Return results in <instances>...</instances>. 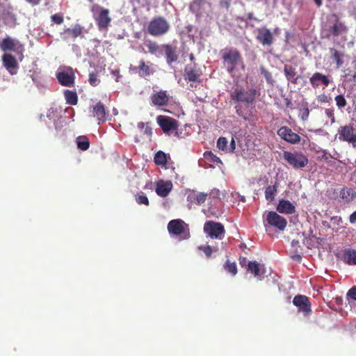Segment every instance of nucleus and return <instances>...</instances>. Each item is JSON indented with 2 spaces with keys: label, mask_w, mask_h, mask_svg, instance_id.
I'll use <instances>...</instances> for the list:
<instances>
[{
  "label": "nucleus",
  "mask_w": 356,
  "mask_h": 356,
  "mask_svg": "<svg viewBox=\"0 0 356 356\" xmlns=\"http://www.w3.org/2000/svg\"><path fill=\"white\" fill-rule=\"evenodd\" d=\"M293 304L298 308V311L307 315L311 312V302L306 296L297 295L293 298Z\"/></svg>",
  "instance_id": "nucleus-14"
},
{
  "label": "nucleus",
  "mask_w": 356,
  "mask_h": 356,
  "mask_svg": "<svg viewBox=\"0 0 356 356\" xmlns=\"http://www.w3.org/2000/svg\"><path fill=\"white\" fill-rule=\"evenodd\" d=\"M92 115L100 124L107 120L108 113L106 111L104 105L99 102L92 107Z\"/></svg>",
  "instance_id": "nucleus-19"
},
{
  "label": "nucleus",
  "mask_w": 356,
  "mask_h": 356,
  "mask_svg": "<svg viewBox=\"0 0 356 356\" xmlns=\"http://www.w3.org/2000/svg\"><path fill=\"white\" fill-rule=\"evenodd\" d=\"M277 211L281 213L293 214L296 209L289 200H281L277 204Z\"/></svg>",
  "instance_id": "nucleus-26"
},
{
  "label": "nucleus",
  "mask_w": 356,
  "mask_h": 356,
  "mask_svg": "<svg viewBox=\"0 0 356 356\" xmlns=\"http://www.w3.org/2000/svg\"><path fill=\"white\" fill-rule=\"evenodd\" d=\"M136 201L139 204H145L148 206L149 204L147 197L143 193L142 194H138L136 195Z\"/></svg>",
  "instance_id": "nucleus-43"
},
{
  "label": "nucleus",
  "mask_w": 356,
  "mask_h": 356,
  "mask_svg": "<svg viewBox=\"0 0 356 356\" xmlns=\"http://www.w3.org/2000/svg\"><path fill=\"white\" fill-rule=\"evenodd\" d=\"M0 48L3 51H13L17 54H22L24 51L23 44L10 37H7L2 40L0 43Z\"/></svg>",
  "instance_id": "nucleus-11"
},
{
  "label": "nucleus",
  "mask_w": 356,
  "mask_h": 356,
  "mask_svg": "<svg viewBox=\"0 0 356 356\" xmlns=\"http://www.w3.org/2000/svg\"><path fill=\"white\" fill-rule=\"evenodd\" d=\"M187 225L181 219L170 220L168 224V230L173 235H182V239H187L190 237V233Z\"/></svg>",
  "instance_id": "nucleus-8"
},
{
  "label": "nucleus",
  "mask_w": 356,
  "mask_h": 356,
  "mask_svg": "<svg viewBox=\"0 0 356 356\" xmlns=\"http://www.w3.org/2000/svg\"><path fill=\"white\" fill-rule=\"evenodd\" d=\"M152 104L156 106H165L170 100L169 95L166 90L154 91L150 96Z\"/></svg>",
  "instance_id": "nucleus-16"
},
{
  "label": "nucleus",
  "mask_w": 356,
  "mask_h": 356,
  "mask_svg": "<svg viewBox=\"0 0 356 356\" xmlns=\"http://www.w3.org/2000/svg\"><path fill=\"white\" fill-rule=\"evenodd\" d=\"M309 82L312 87L316 88L319 87L321 85L327 87L331 83V81L327 76L320 72H315L309 78Z\"/></svg>",
  "instance_id": "nucleus-20"
},
{
  "label": "nucleus",
  "mask_w": 356,
  "mask_h": 356,
  "mask_svg": "<svg viewBox=\"0 0 356 356\" xmlns=\"http://www.w3.org/2000/svg\"><path fill=\"white\" fill-rule=\"evenodd\" d=\"M349 221L351 224L356 223V211L350 214Z\"/></svg>",
  "instance_id": "nucleus-54"
},
{
  "label": "nucleus",
  "mask_w": 356,
  "mask_h": 356,
  "mask_svg": "<svg viewBox=\"0 0 356 356\" xmlns=\"http://www.w3.org/2000/svg\"><path fill=\"white\" fill-rule=\"evenodd\" d=\"M343 261L349 265H356V250L348 248L343 252Z\"/></svg>",
  "instance_id": "nucleus-30"
},
{
  "label": "nucleus",
  "mask_w": 356,
  "mask_h": 356,
  "mask_svg": "<svg viewBox=\"0 0 356 356\" xmlns=\"http://www.w3.org/2000/svg\"><path fill=\"white\" fill-rule=\"evenodd\" d=\"M283 159L294 169H302L309 163L307 156L300 151H284Z\"/></svg>",
  "instance_id": "nucleus-4"
},
{
  "label": "nucleus",
  "mask_w": 356,
  "mask_h": 356,
  "mask_svg": "<svg viewBox=\"0 0 356 356\" xmlns=\"http://www.w3.org/2000/svg\"><path fill=\"white\" fill-rule=\"evenodd\" d=\"M352 81L356 83V73L353 75Z\"/></svg>",
  "instance_id": "nucleus-64"
},
{
  "label": "nucleus",
  "mask_w": 356,
  "mask_h": 356,
  "mask_svg": "<svg viewBox=\"0 0 356 356\" xmlns=\"http://www.w3.org/2000/svg\"><path fill=\"white\" fill-rule=\"evenodd\" d=\"M28 3L31 4L32 6H37L40 3L41 0H26Z\"/></svg>",
  "instance_id": "nucleus-57"
},
{
  "label": "nucleus",
  "mask_w": 356,
  "mask_h": 356,
  "mask_svg": "<svg viewBox=\"0 0 356 356\" xmlns=\"http://www.w3.org/2000/svg\"><path fill=\"white\" fill-rule=\"evenodd\" d=\"M3 63L5 67L9 71L11 74H16V72H13V70L17 68V61L15 58L9 54H5L2 56Z\"/></svg>",
  "instance_id": "nucleus-24"
},
{
  "label": "nucleus",
  "mask_w": 356,
  "mask_h": 356,
  "mask_svg": "<svg viewBox=\"0 0 356 356\" xmlns=\"http://www.w3.org/2000/svg\"><path fill=\"white\" fill-rule=\"evenodd\" d=\"M258 90L255 88H251L248 90L243 89L236 88L231 95V98L233 100H236L238 102H243L247 105L252 104L255 100Z\"/></svg>",
  "instance_id": "nucleus-6"
},
{
  "label": "nucleus",
  "mask_w": 356,
  "mask_h": 356,
  "mask_svg": "<svg viewBox=\"0 0 356 356\" xmlns=\"http://www.w3.org/2000/svg\"><path fill=\"white\" fill-rule=\"evenodd\" d=\"M145 44H146V47L148 49V51L151 54H156V52H158L159 50L160 49H161V46H159L156 42L152 41V40L147 41Z\"/></svg>",
  "instance_id": "nucleus-38"
},
{
  "label": "nucleus",
  "mask_w": 356,
  "mask_h": 356,
  "mask_svg": "<svg viewBox=\"0 0 356 356\" xmlns=\"http://www.w3.org/2000/svg\"><path fill=\"white\" fill-rule=\"evenodd\" d=\"M230 1H231V0H222L220 1V6L222 7H225L227 9H228L229 8V6H230Z\"/></svg>",
  "instance_id": "nucleus-52"
},
{
  "label": "nucleus",
  "mask_w": 356,
  "mask_h": 356,
  "mask_svg": "<svg viewBox=\"0 0 356 356\" xmlns=\"http://www.w3.org/2000/svg\"><path fill=\"white\" fill-rule=\"evenodd\" d=\"M132 70L138 73L141 77L150 76L154 72V70L151 68L150 65L147 64L143 60H140L139 65L134 67Z\"/></svg>",
  "instance_id": "nucleus-23"
},
{
  "label": "nucleus",
  "mask_w": 356,
  "mask_h": 356,
  "mask_svg": "<svg viewBox=\"0 0 356 356\" xmlns=\"http://www.w3.org/2000/svg\"><path fill=\"white\" fill-rule=\"evenodd\" d=\"M224 268L232 275H235L237 273V268L235 262H232L229 259H227L225 264Z\"/></svg>",
  "instance_id": "nucleus-37"
},
{
  "label": "nucleus",
  "mask_w": 356,
  "mask_h": 356,
  "mask_svg": "<svg viewBox=\"0 0 356 356\" xmlns=\"http://www.w3.org/2000/svg\"><path fill=\"white\" fill-rule=\"evenodd\" d=\"M340 197L348 203L356 197V192L350 188H343L340 191Z\"/></svg>",
  "instance_id": "nucleus-31"
},
{
  "label": "nucleus",
  "mask_w": 356,
  "mask_h": 356,
  "mask_svg": "<svg viewBox=\"0 0 356 356\" xmlns=\"http://www.w3.org/2000/svg\"><path fill=\"white\" fill-rule=\"evenodd\" d=\"M257 40L263 46H271L274 42V37L270 29L261 27L257 29Z\"/></svg>",
  "instance_id": "nucleus-13"
},
{
  "label": "nucleus",
  "mask_w": 356,
  "mask_h": 356,
  "mask_svg": "<svg viewBox=\"0 0 356 356\" xmlns=\"http://www.w3.org/2000/svg\"><path fill=\"white\" fill-rule=\"evenodd\" d=\"M321 159L325 161L326 162L330 161V159H332V156L330 154H327L325 151H323V154L321 156Z\"/></svg>",
  "instance_id": "nucleus-51"
},
{
  "label": "nucleus",
  "mask_w": 356,
  "mask_h": 356,
  "mask_svg": "<svg viewBox=\"0 0 356 356\" xmlns=\"http://www.w3.org/2000/svg\"><path fill=\"white\" fill-rule=\"evenodd\" d=\"M207 197V194L204 193H198L196 191H191L187 196V202L188 204H196L200 205L203 204Z\"/></svg>",
  "instance_id": "nucleus-22"
},
{
  "label": "nucleus",
  "mask_w": 356,
  "mask_h": 356,
  "mask_svg": "<svg viewBox=\"0 0 356 356\" xmlns=\"http://www.w3.org/2000/svg\"><path fill=\"white\" fill-rule=\"evenodd\" d=\"M137 127L140 130H143V129H145V124L143 122H138V124H137Z\"/></svg>",
  "instance_id": "nucleus-59"
},
{
  "label": "nucleus",
  "mask_w": 356,
  "mask_h": 356,
  "mask_svg": "<svg viewBox=\"0 0 356 356\" xmlns=\"http://www.w3.org/2000/svg\"><path fill=\"white\" fill-rule=\"evenodd\" d=\"M279 186L278 182H275L273 186H268L265 188V198L269 202L274 200Z\"/></svg>",
  "instance_id": "nucleus-32"
},
{
  "label": "nucleus",
  "mask_w": 356,
  "mask_h": 356,
  "mask_svg": "<svg viewBox=\"0 0 356 356\" xmlns=\"http://www.w3.org/2000/svg\"><path fill=\"white\" fill-rule=\"evenodd\" d=\"M235 108L236 113L245 120H248L249 122L254 120V115L252 111L244 109L241 104L236 105Z\"/></svg>",
  "instance_id": "nucleus-28"
},
{
  "label": "nucleus",
  "mask_w": 356,
  "mask_h": 356,
  "mask_svg": "<svg viewBox=\"0 0 356 356\" xmlns=\"http://www.w3.org/2000/svg\"><path fill=\"white\" fill-rule=\"evenodd\" d=\"M56 78L64 86L71 87L74 83V74L71 68L58 72Z\"/></svg>",
  "instance_id": "nucleus-15"
},
{
  "label": "nucleus",
  "mask_w": 356,
  "mask_h": 356,
  "mask_svg": "<svg viewBox=\"0 0 356 356\" xmlns=\"http://www.w3.org/2000/svg\"><path fill=\"white\" fill-rule=\"evenodd\" d=\"M309 115V110L308 107L306 106H302L300 109V116L301 119L303 121H305L308 119Z\"/></svg>",
  "instance_id": "nucleus-47"
},
{
  "label": "nucleus",
  "mask_w": 356,
  "mask_h": 356,
  "mask_svg": "<svg viewBox=\"0 0 356 356\" xmlns=\"http://www.w3.org/2000/svg\"><path fill=\"white\" fill-rule=\"evenodd\" d=\"M314 1L318 7H321L323 5L322 0H314Z\"/></svg>",
  "instance_id": "nucleus-60"
},
{
  "label": "nucleus",
  "mask_w": 356,
  "mask_h": 356,
  "mask_svg": "<svg viewBox=\"0 0 356 356\" xmlns=\"http://www.w3.org/2000/svg\"><path fill=\"white\" fill-rule=\"evenodd\" d=\"M156 122L162 131L170 134L171 131H177L179 128V122L177 120L166 115H159Z\"/></svg>",
  "instance_id": "nucleus-9"
},
{
  "label": "nucleus",
  "mask_w": 356,
  "mask_h": 356,
  "mask_svg": "<svg viewBox=\"0 0 356 356\" xmlns=\"http://www.w3.org/2000/svg\"><path fill=\"white\" fill-rule=\"evenodd\" d=\"M347 31V26L344 23L340 22L339 19H337L336 22L330 28V32L334 37H337L339 35L346 33Z\"/></svg>",
  "instance_id": "nucleus-27"
},
{
  "label": "nucleus",
  "mask_w": 356,
  "mask_h": 356,
  "mask_svg": "<svg viewBox=\"0 0 356 356\" xmlns=\"http://www.w3.org/2000/svg\"><path fill=\"white\" fill-rule=\"evenodd\" d=\"M291 245L293 247L298 246L299 245V241L298 240H293L291 242Z\"/></svg>",
  "instance_id": "nucleus-62"
},
{
  "label": "nucleus",
  "mask_w": 356,
  "mask_h": 356,
  "mask_svg": "<svg viewBox=\"0 0 356 356\" xmlns=\"http://www.w3.org/2000/svg\"><path fill=\"white\" fill-rule=\"evenodd\" d=\"M202 74V70L196 64L193 67L187 65L184 68V79L190 82H200Z\"/></svg>",
  "instance_id": "nucleus-17"
},
{
  "label": "nucleus",
  "mask_w": 356,
  "mask_h": 356,
  "mask_svg": "<svg viewBox=\"0 0 356 356\" xmlns=\"http://www.w3.org/2000/svg\"><path fill=\"white\" fill-rule=\"evenodd\" d=\"M66 102L70 105H76L78 102V97L76 92L66 90L64 92Z\"/></svg>",
  "instance_id": "nucleus-34"
},
{
  "label": "nucleus",
  "mask_w": 356,
  "mask_h": 356,
  "mask_svg": "<svg viewBox=\"0 0 356 356\" xmlns=\"http://www.w3.org/2000/svg\"><path fill=\"white\" fill-rule=\"evenodd\" d=\"M154 161L158 165H165L167 163V154L162 151L157 152L154 155Z\"/></svg>",
  "instance_id": "nucleus-35"
},
{
  "label": "nucleus",
  "mask_w": 356,
  "mask_h": 356,
  "mask_svg": "<svg viewBox=\"0 0 356 356\" xmlns=\"http://www.w3.org/2000/svg\"><path fill=\"white\" fill-rule=\"evenodd\" d=\"M217 147L221 150H227V140L225 137H220L217 141Z\"/></svg>",
  "instance_id": "nucleus-45"
},
{
  "label": "nucleus",
  "mask_w": 356,
  "mask_h": 356,
  "mask_svg": "<svg viewBox=\"0 0 356 356\" xmlns=\"http://www.w3.org/2000/svg\"><path fill=\"white\" fill-rule=\"evenodd\" d=\"M51 21L56 24H61L64 22L63 13L54 14L51 16Z\"/></svg>",
  "instance_id": "nucleus-44"
},
{
  "label": "nucleus",
  "mask_w": 356,
  "mask_h": 356,
  "mask_svg": "<svg viewBox=\"0 0 356 356\" xmlns=\"http://www.w3.org/2000/svg\"><path fill=\"white\" fill-rule=\"evenodd\" d=\"M338 138L340 141L351 145L356 150V129L352 124L341 126L338 129Z\"/></svg>",
  "instance_id": "nucleus-5"
},
{
  "label": "nucleus",
  "mask_w": 356,
  "mask_h": 356,
  "mask_svg": "<svg viewBox=\"0 0 356 356\" xmlns=\"http://www.w3.org/2000/svg\"><path fill=\"white\" fill-rule=\"evenodd\" d=\"M222 59L227 71L232 74L236 66L243 64V58L239 51L236 48H226L221 51Z\"/></svg>",
  "instance_id": "nucleus-2"
},
{
  "label": "nucleus",
  "mask_w": 356,
  "mask_h": 356,
  "mask_svg": "<svg viewBox=\"0 0 356 356\" xmlns=\"http://www.w3.org/2000/svg\"><path fill=\"white\" fill-rule=\"evenodd\" d=\"M330 53L331 54L332 59L334 60L337 67H340L341 66H342L344 63V53L339 51L334 48H330Z\"/></svg>",
  "instance_id": "nucleus-29"
},
{
  "label": "nucleus",
  "mask_w": 356,
  "mask_h": 356,
  "mask_svg": "<svg viewBox=\"0 0 356 356\" xmlns=\"http://www.w3.org/2000/svg\"><path fill=\"white\" fill-rule=\"evenodd\" d=\"M267 223L280 231H283L287 225L286 220L275 211H269L266 216Z\"/></svg>",
  "instance_id": "nucleus-12"
},
{
  "label": "nucleus",
  "mask_w": 356,
  "mask_h": 356,
  "mask_svg": "<svg viewBox=\"0 0 356 356\" xmlns=\"http://www.w3.org/2000/svg\"><path fill=\"white\" fill-rule=\"evenodd\" d=\"M144 134H146L147 136H152V129L147 124L146 125V127L144 129Z\"/></svg>",
  "instance_id": "nucleus-53"
},
{
  "label": "nucleus",
  "mask_w": 356,
  "mask_h": 356,
  "mask_svg": "<svg viewBox=\"0 0 356 356\" xmlns=\"http://www.w3.org/2000/svg\"><path fill=\"white\" fill-rule=\"evenodd\" d=\"M88 82L92 86H97L100 83L97 72H92L89 74Z\"/></svg>",
  "instance_id": "nucleus-42"
},
{
  "label": "nucleus",
  "mask_w": 356,
  "mask_h": 356,
  "mask_svg": "<svg viewBox=\"0 0 356 356\" xmlns=\"http://www.w3.org/2000/svg\"><path fill=\"white\" fill-rule=\"evenodd\" d=\"M170 29L169 22L162 16L153 17L147 26V32L153 37H160L166 35Z\"/></svg>",
  "instance_id": "nucleus-1"
},
{
  "label": "nucleus",
  "mask_w": 356,
  "mask_h": 356,
  "mask_svg": "<svg viewBox=\"0 0 356 356\" xmlns=\"http://www.w3.org/2000/svg\"><path fill=\"white\" fill-rule=\"evenodd\" d=\"M246 262H247V259H246V258H245V257H241L239 258V264H240V265H241V266H245V264H246Z\"/></svg>",
  "instance_id": "nucleus-58"
},
{
  "label": "nucleus",
  "mask_w": 356,
  "mask_h": 356,
  "mask_svg": "<svg viewBox=\"0 0 356 356\" xmlns=\"http://www.w3.org/2000/svg\"><path fill=\"white\" fill-rule=\"evenodd\" d=\"M235 141H234V139L232 138V141H231V144H230V147L229 148V151L232 152H234V150L235 149Z\"/></svg>",
  "instance_id": "nucleus-56"
},
{
  "label": "nucleus",
  "mask_w": 356,
  "mask_h": 356,
  "mask_svg": "<svg viewBox=\"0 0 356 356\" xmlns=\"http://www.w3.org/2000/svg\"><path fill=\"white\" fill-rule=\"evenodd\" d=\"M261 73L266 79L267 83L270 85L273 86L275 81L273 78L272 74L266 70L264 67H260Z\"/></svg>",
  "instance_id": "nucleus-40"
},
{
  "label": "nucleus",
  "mask_w": 356,
  "mask_h": 356,
  "mask_svg": "<svg viewBox=\"0 0 356 356\" xmlns=\"http://www.w3.org/2000/svg\"><path fill=\"white\" fill-rule=\"evenodd\" d=\"M161 48L165 51V59L168 64H171L178 60L179 55L177 46L171 44H162Z\"/></svg>",
  "instance_id": "nucleus-18"
},
{
  "label": "nucleus",
  "mask_w": 356,
  "mask_h": 356,
  "mask_svg": "<svg viewBox=\"0 0 356 356\" xmlns=\"http://www.w3.org/2000/svg\"><path fill=\"white\" fill-rule=\"evenodd\" d=\"M199 250H202L207 258H210L213 252V249L210 245H201L198 247Z\"/></svg>",
  "instance_id": "nucleus-48"
},
{
  "label": "nucleus",
  "mask_w": 356,
  "mask_h": 356,
  "mask_svg": "<svg viewBox=\"0 0 356 356\" xmlns=\"http://www.w3.org/2000/svg\"><path fill=\"white\" fill-rule=\"evenodd\" d=\"M210 194L213 197H218L220 195V191L218 189H213L211 191Z\"/></svg>",
  "instance_id": "nucleus-55"
},
{
  "label": "nucleus",
  "mask_w": 356,
  "mask_h": 356,
  "mask_svg": "<svg viewBox=\"0 0 356 356\" xmlns=\"http://www.w3.org/2000/svg\"><path fill=\"white\" fill-rule=\"evenodd\" d=\"M327 97L325 95H323L322 96V99H321V102H327Z\"/></svg>",
  "instance_id": "nucleus-63"
},
{
  "label": "nucleus",
  "mask_w": 356,
  "mask_h": 356,
  "mask_svg": "<svg viewBox=\"0 0 356 356\" xmlns=\"http://www.w3.org/2000/svg\"><path fill=\"white\" fill-rule=\"evenodd\" d=\"M325 114L326 117L330 120L331 124L335 123L334 109L333 108H326L325 110Z\"/></svg>",
  "instance_id": "nucleus-46"
},
{
  "label": "nucleus",
  "mask_w": 356,
  "mask_h": 356,
  "mask_svg": "<svg viewBox=\"0 0 356 356\" xmlns=\"http://www.w3.org/2000/svg\"><path fill=\"white\" fill-rule=\"evenodd\" d=\"M204 232L211 238L222 239L225 236V229L220 222L208 220L204 225Z\"/></svg>",
  "instance_id": "nucleus-7"
},
{
  "label": "nucleus",
  "mask_w": 356,
  "mask_h": 356,
  "mask_svg": "<svg viewBox=\"0 0 356 356\" xmlns=\"http://www.w3.org/2000/svg\"><path fill=\"white\" fill-rule=\"evenodd\" d=\"M284 73L289 81H291L293 84L298 83L300 76L297 75L296 68L291 65H285L284 67Z\"/></svg>",
  "instance_id": "nucleus-25"
},
{
  "label": "nucleus",
  "mask_w": 356,
  "mask_h": 356,
  "mask_svg": "<svg viewBox=\"0 0 356 356\" xmlns=\"http://www.w3.org/2000/svg\"><path fill=\"white\" fill-rule=\"evenodd\" d=\"M204 156L206 159H209L210 161H213V163H219L220 162V159L214 155L211 152H206L204 154Z\"/></svg>",
  "instance_id": "nucleus-49"
},
{
  "label": "nucleus",
  "mask_w": 356,
  "mask_h": 356,
  "mask_svg": "<svg viewBox=\"0 0 356 356\" xmlns=\"http://www.w3.org/2000/svg\"><path fill=\"white\" fill-rule=\"evenodd\" d=\"M204 1V0H195L193 3V5H197L200 6L201 3H202Z\"/></svg>",
  "instance_id": "nucleus-61"
},
{
  "label": "nucleus",
  "mask_w": 356,
  "mask_h": 356,
  "mask_svg": "<svg viewBox=\"0 0 356 356\" xmlns=\"http://www.w3.org/2000/svg\"><path fill=\"white\" fill-rule=\"evenodd\" d=\"M337 106L339 109L345 108L347 105V101L343 95H338L334 97Z\"/></svg>",
  "instance_id": "nucleus-41"
},
{
  "label": "nucleus",
  "mask_w": 356,
  "mask_h": 356,
  "mask_svg": "<svg viewBox=\"0 0 356 356\" xmlns=\"http://www.w3.org/2000/svg\"><path fill=\"white\" fill-rule=\"evenodd\" d=\"M77 148L81 151H86L90 147V141L86 136H79L76 138Z\"/></svg>",
  "instance_id": "nucleus-33"
},
{
  "label": "nucleus",
  "mask_w": 356,
  "mask_h": 356,
  "mask_svg": "<svg viewBox=\"0 0 356 356\" xmlns=\"http://www.w3.org/2000/svg\"><path fill=\"white\" fill-rule=\"evenodd\" d=\"M277 133L282 140L289 143L296 145L300 142V136L287 126L281 127Z\"/></svg>",
  "instance_id": "nucleus-10"
},
{
  "label": "nucleus",
  "mask_w": 356,
  "mask_h": 356,
  "mask_svg": "<svg viewBox=\"0 0 356 356\" xmlns=\"http://www.w3.org/2000/svg\"><path fill=\"white\" fill-rule=\"evenodd\" d=\"M90 10L99 29H107L112 20L109 15V10L97 3H94L92 5Z\"/></svg>",
  "instance_id": "nucleus-3"
},
{
  "label": "nucleus",
  "mask_w": 356,
  "mask_h": 356,
  "mask_svg": "<svg viewBox=\"0 0 356 356\" xmlns=\"http://www.w3.org/2000/svg\"><path fill=\"white\" fill-rule=\"evenodd\" d=\"M346 296L356 301V286L351 287L347 292Z\"/></svg>",
  "instance_id": "nucleus-50"
},
{
  "label": "nucleus",
  "mask_w": 356,
  "mask_h": 356,
  "mask_svg": "<svg viewBox=\"0 0 356 356\" xmlns=\"http://www.w3.org/2000/svg\"><path fill=\"white\" fill-rule=\"evenodd\" d=\"M248 271L254 274V277H259L260 267L257 261H249L248 264Z\"/></svg>",
  "instance_id": "nucleus-36"
},
{
  "label": "nucleus",
  "mask_w": 356,
  "mask_h": 356,
  "mask_svg": "<svg viewBox=\"0 0 356 356\" xmlns=\"http://www.w3.org/2000/svg\"><path fill=\"white\" fill-rule=\"evenodd\" d=\"M172 189V183L170 181L159 180L156 182V193L160 197H167Z\"/></svg>",
  "instance_id": "nucleus-21"
},
{
  "label": "nucleus",
  "mask_w": 356,
  "mask_h": 356,
  "mask_svg": "<svg viewBox=\"0 0 356 356\" xmlns=\"http://www.w3.org/2000/svg\"><path fill=\"white\" fill-rule=\"evenodd\" d=\"M68 34L74 38L79 36L82 33V28L80 25L76 24L72 29H67L65 31Z\"/></svg>",
  "instance_id": "nucleus-39"
}]
</instances>
